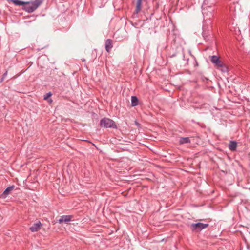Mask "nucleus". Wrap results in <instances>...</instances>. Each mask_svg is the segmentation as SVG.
<instances>
[{
    "instance_id": "obj_1",
    "label": "nucleus",
    "mask_w": 250,
    "mask_h": 250,
    "mask_svg": "<svg viewBox=\"0 0 250 250\" xmlns=\"http://www.w3.org/2000/svg\"><path fill=\"white\" fill-rule=\"evenodd\" d=\"M202 29V36L205 41L208 43L206 47H210L214 44L216 46L222 45L221 42L216 39L212 33V26L211 21L205 20Z\"/></svg>"
},
{
    "instance_id": "obj_2",
    "label": "nucleus",
    "mask_w": 250,
    "mask_h": 250,
    "mask_svg": "<svg viewBox=\"0 0 250 250\" xmlns=\"http://www.w3.org/2000/svg\"><path fill=\"white\" fill-rule=\"evenodd\" d=\"M44 0H35L34 1H23L19 0H10L17 6H22V9L28 13L35 11L43 2Z\"/></svg>"
},
{
    "instance_id": "obj_3",
    "label": "nucleus",
    "mask_w": 250,
    "mask_h": 250,
    "mask_svg": "<svg viewBox=\"0 0 250 250\" xmlns=\"http://www.w3.org/2000/svg\"><path fill=\"white\" fill-rule=\"evenodd\" d=\"M100 125L101 127L104 128H110L117 129V126L115 122L108 118H103L100 121Z\"/></svg>"
},
{
    "instance_id": "obj_4",
    "label": "nucleus",
    "mask_w": 250,
    "mask_h": 250,
    "mask_svg": "<svg viewBox=\"0 0 250 250\" xmlns=\"http://www.w3.org/2000/svg\"><path fill=\"white\" fill-rule=\"evenodd\" d=\"M171 45L175 47H182L186 45V42L180 35L174 34L172 36Z\"/></svg>"
},
{
    "instance_id": "obj_5",
    "label": "nucleus",
    "mask_w": 250,
    "mask_h": 250,
    "mask_svg": "<svg viewBox=\"0 0 250 250\" xmlns=\"http://www.w3.org/2000/svg\"><path fill=\"white\" fill-rule=\"evenodd\" d=\"M209 226L208 224H205L201 222L196 223H192L189 227L191 230L193 232H200L203 229L207 228Z\"/></svg>"
},
{
    "instance_id": "obj_6",
    "label": "nucleus",
    "mask_w": 250,
    "mask_h": 250,
    "mask_svg": "<svg viewBox=\"0 0 250 250\" xmlns=\"http://www.w3.org/2000/svg\"><path fill=\"white\" fill-rule=\"evenodd\" d=\"M208 9L209 10H208L207 9L204 8L203 9V14L204 15H206V16H207V19L206 20L211 21L210 19L213 17V12L214 10L212 9L211 7H209Z\"/></svg>"
},
{
    "instance_id": "obj_7",
    "label": "nucleus",
    "mask_w": 250,
    "mask_h": 250,
    "mask_svg": "<svg viewBox=\"0 0 250 250\" xmlns=\"http://www.w3.org/2000/svg\"><path fill=\"white\" fill-rule=\"evenodd\" d=\"M15 186L12 185L7 188L1 194L0 198L4 199L7 197L9 193L14 188Z\"/></svg>"
},
{
    "instance_id": "obj_8",
    "label": "nucleus",
    "mask_w": 250,
    "mask_h": 250,
    "mask_svg": "<svg viewBox=\"0 0 250 250\" xmlns=\"http://www.w3.org/2000/svg\"><path fill=\"white\" fill-rule=\"evenodd\" d=\"M72 218V216L71 215H62L58 220V222L60 224H62L63 222L67 223L71 221Z\"/></svg>"
},
{
    "instance_id": "obj_9",
    "label": "nucleus",
    "mask_w": 250,
    "mask_h": 250,
    "mask_svg": "<svg viewBox=\"0 0 250 250\" xmlns=\"http://www.w3.org/2000/svg\"><path fill=\"white\" fill-rule=\"evenodd\" d=\"M41 226L42 224L40 221H39L38 222L34 223L33 225L30 227L29 229L32 232H36L40 229Z\"/></svg>"
},
{
    "instance_id": "obj_10",
    "label": "nucleus",
    "mask_w": 250,
    "mask_h": 250,
    "mask_svg": "<svg viewBox=\"0 0 250 250\" xmlns=\"http://www.w3.org/2000/svg\"><path fill=\"white\" fill-rule=\"evenodd\" d=\"M211 61L218 67L221 66L222 63H223L219 59V58L215 55H213L211 57Z\"/></svg>"
},
{
    "instance_id": "obj_11",
    "label": "nucleus",
    "mask_w": 250,
    "mask_h": 250,
    "mask_svg": "<svg viewBox=\"0 0 250 250\" xmlns=\"http://www.w3.org/2000/svg\"><path fill=\"white\" fill-rule=\"evenodd\" d=\"M237 146V143L236 141H231L229 145V148L231 151H234L236 150Z\"/></svg>"
},
{
    "instance_id": "obj_12",
    "label": "nucleus",
    "mask_w": 250,
    "mask_h": 250,
    "mask_svg": "<svg viewBox=\"0 0 250 250\" xmlns=\"http://www.w3.org/2000/svg\"><path fill=\"white\" fill-rule=\"evenodd\" d=\"M190 143V140L189 137H180L179 139L180 144H188Z\"/></svg>"
},
{
    "instance_id": "obj_13",
    "label": "nucleus",
    "mask_w": 250,
    "mask_h": 250,
    "mask_svg": "<svg viewBox=\"0 0 250 250\" xmlns=\"http://www.w3.org/2000/svg\"><path fill=\"white\" fill-rule=\"evenodd\" d=\"M138 99L136 96H133L131 97V105L132 106H135L138 105Z\"/></svg>"
},
{
    "instance_id": "obj_14",
    "label": "nucleus",
    "mask_w": 250,
    "mask_h": 250,
    "mask_svg": "<svg viewBox=\"0 0 250 250\" xmlns=\"http://www.w3.org/2000/svg\"><path fill=\"white\" fill-rule=\"evenodd\" d=\"M112 40L108 39L105 41V47H112Z\"/></svg>"
},
{
    "instance_id": "obj_15",
    "label": "nucleus",
    "mask_w": 250,
    "mask_h": 250,
    "mask_svg": "<svg viewBox=\"0 0 250 250\" xmlns=\"http://www.w3.org/2000/svg\"><path fill=\"white\" fill-rule=\"evenodd\" d=\"M141 5H142L141 4L137 2L136 9H135V11L134 12V14H137L138 13V12L141 9Z\"/></svg>"
},
{
    "instance_id": "obj_16",
    "label": "nucleus",
    "mask_w": 250,
    "mask_h": 250,
    "mask_svg": "<svg viewBox=\"0 0 250 250\" xmlns=\"http://www.w3.org/2000/svg\"><path fill=\"white\" fill-rule=\"evenodd\" d=\"M221 66H219L221 68L220 70L223 72H226L228 71V67L223 63H222Z\"/></svg>"
},
{
    "instance_id": "obj_17",
    "label": "nucleus",
    "mask_w": 250,
    "mask_h": 250,
    "mask_svg": "<svg viewBox=\"0 0 250 250\" xmlns=\"http://www.w3.org/2000/svg\"><path fill=\"white\" fill-rule=\"evenodd\" d=\"M176 55V51L173 48L172 49V52H169V57H175Z\"/></svg>"
},
{
    "instance_id": "obj_18",
    "label": "nucleus",
    "mask_w": 250,
    "mask_h": 250,
    "mask_svg": "<svg viewBox=\"0 0 250 250\" xmlns=\"http://www.w3.org/2000/svg\"><path fill=\"white\" fill-rule=\"evenodd\" d=\"M162 2H157L156 3V5H155V9H156V10H157V9H158L159 8V7H160V6H162Z\"/></svg>"
},
{
    "instance_id": "obj_19",
    "label": "nucleus",
    "mask_w": 250,
    "mask_h": 250,
    "mask_svg": "<svg viewBox=\"0 0 250 250\" xmlns=\"http://www.w3.org/2000/svg\"><path fill=\"white\" fill-rule=\"evenodd\" d=\"M52 95V94L50 92L47 93V94H46L44 96V100H46L48 98V97H49L50 96H51Z\"/></svg>"
},
{
    "instance_id": "obj_20",
    "label": "nucleus",
    "mask_w": 250,
    "mask_h": 250,
    "mask_svg": "<svg viewBox=\"0 0 250 250\" xmlns=\"http://www.w3.org/2000/svg\"><path fill=\"white\" fill-rule=\"evenodd\" d=\"M7 71H6L3 75L2 78H1V80H0V82H2L3 81L5 77L7 76Z\"/></svg>"
},
{
    "instance_id": "obj_21",
    "label": "nucleus",
    "mask_w": 250,
    "mask_h": 250,
    "mask_svg": "<svg viewBox=\"0 0 250 250\" xmlns=\"http://www.w3.org/2000/svg\"><path fill=\"white\" fill-rule=\"evenodd\" d=\"M112 48H105V49L107 52H109Z\"/></svg>"
},
{
    "instance_id": "obj_22",
    "label": "nucleus",
    "mask_w": 250,
    "mask_h": 250,
    "mask_svg": "<svg viewBox=\"0 0 250 250\" xmlns=\"http://www.w3.org/2000/svg\"><path fill=\"white\" fill-rule=\"evenodd\" d=\"M142 1L141 0H137V2L139 3H140L142 4Z\"/></svg>"
},
{
    "instance_id": "obj_23",
    "label": "nucleus",
    "mask_w": 250,
    "mask_h": 250,
    "mask_svg": "<svg viewBox=\"0 0 250 250\" xmlns=\"http://www.w3.org/2000/svg\"><path fill=\"white\" fill-rule=\"evenodd\" d=\"M135 124L138 126H140V124L137 122H135Z\"/></svg>"
},
{
    "instance_id": "obj_24",
    "label": "nucleus",
    "mask_w": 250,
    "mask_h": 250,
    "mask_svg": "<svg viewBox=\"0 0 250 250\" xmlns=\"http://www.w3.org/2000/svg\"><path fill=\"white\" fill-rule=\"evenodd\" d=\"M247 248H248L249 250H250V245H247Z\"/></svg>"
},
{
    "instance_id": "obj_25",
    "label": "nucleus",
    "mask_w": 250,
    "mask_h": 250,
    "mask_svg": "<svg viewBox=\"0 0 250 250\" xmlns=\"http://www.w3.org/2000/svg\"><path fill=\"white\" fill-rule=\"evenodd\" d=\"M240 45H244V42H243L242 43H240Z\"/></svg>"
},
{
    "instance_id": "obj_26",
    "label": "nucleus",
    "mask_w": 250,
    "mask_h": 250,
    "mask_svg": "<svg viewBox=\"0 0 250 250\" xmlns=\"http://www.w3.org/2000/svg\"><path fill=\"white\" fill-rule=\"evenodd\" d=\"M82 61H83V62L85 61V59H82Z\"/></svg>"
}]
</instances>
